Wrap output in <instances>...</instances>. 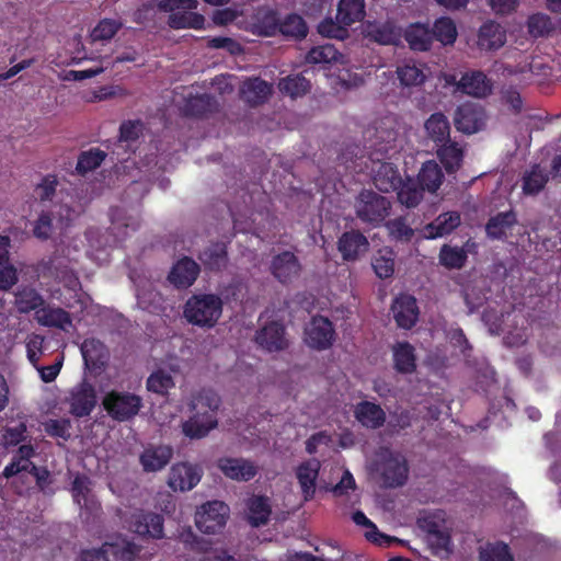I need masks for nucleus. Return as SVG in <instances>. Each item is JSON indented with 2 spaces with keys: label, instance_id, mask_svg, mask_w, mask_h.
I'll list each match as a JSON object with an SVG mask.
<instances>
[{
  "label": "nucleus",
  "instance_id": "f257e3e1",
  "mask_svg": "<svg viewBox=\"0 0 561 561\" xmlns=\"http://www.w3.org/2000/svg\"><path fill=\"white\" fill-rule=\"evenodd\" d=\"M366 137L367 142L364 149L357 145L350 146L342 152L341 159L348 161L367 157L373 164H378L376 169L371 167L375 186L383 193L394 192L402 178L397 165L383 160L390 159L398 152L397 131L392 128L377 127L374 130H366Z\"/></svg>",
  "mask_w": 561,
  "mask_h": 561
},
{
  "label": "nucleus",
  "instance_id": "f03ea898",
  "mask_svg": "<svg viewBox=\"0 0 561 561\" xmlns=\"http://www.w3.org/2000/svg\"><path fill=\"white\" fill-rule=\"evenodd\" d=\"M183 313L188 323L210 329L221 317L222 300L215 294L193 295L186 300Z\"/></svg>",
  "mask_w": 561,
  "mask_h": 561
},
{
  "label": "nucleus",
  "instance_id": "7ed1b4c3",
  "mask_svg": "<svg viewBox=\"0 0 561 561\" xmlns=\"http://www.w3.org/2000/svg\"><path fill=\"white\" fill-rule=\"evenodd\" d=\"M102 405L112 420L127 422L139 413L142 399L129 391L111 390L103 397Z\"/></svg>",
  "mask_w": 561,
  "mask_h": 561
},
{
  "label": "nucleus",
  "instance_id": "20e7f679",
  "mask_svg": "<svg viewBox=\"0 0 561 561\" xmlns=\"http://www.w3.org/2000/svg\"><path fill=\"white\" fill-rule=\"evenodd\" d=\"M229 515L230 508L225 502L208 501L196 510L195 525L199 531L215 535L226 527Z\"/></svg>",
  "mask_w": 561,
  "mask_h": 561
},
{
  "label": "nucleus",
  "instance_id": "39448f33",
  "mask_svg": "<svg viewBox=\"0 0 561 561\" xmlns=\"http://www.w3.org/2000/svg\"><path fill=\"white\" fill-rule=\"evenodd\" d=\"M355 208L356 215L362 221L379 225L389 215L391 204L378 193L364 190L356 199Z\"/></svg>",
  "mask_w": 561,
  "mask_h": 561
},
{
  "label": "nucleus",
  "instance_id": "423d86ee",
  "mask_svg": "<svg viewBox=\"0 0 561 561\" xmlns=\"http://www.w3.org/2000/svg\"><path fill=\"white\" fill-rule=\"evenodd\" d=\"M67 402L69 411L75 417L90 415L98 402L94 386L87 379H82L70 389Z\"/></svg>",
  "mask_w": 561,
  "mask_h": 561
},
{
  "label": "nucleus",
  "instance_id": "0eeeda50",
  "mask_svg": "<svg viewBox=\"0 0 561 561\" xmlns=\"http://www.w3.org/2000/svg\"><path fill=\"white\" fill-rule=\"evenodd\" d=\"M335 340V330L333 323L323 316L312 317L310 323L305 329L306 344L317 351H324L332 346Z\"/></svg>",
  "mask_w": 561,
  "mask_h": 561
},
{
  "label": "nucleus",
  "instance_id": "6e6552de",
  "mask_svg": "<svg viewBox=\"0 0 561 561\" xmlns=\"http://www.w3.org/2000/svg\"><path fill=\"white\" fill-rule=\"evenodd\" d=\"M128 523L130 530L142 538L164 537V518L161 514L140 510L131 514Z\"/></svg>",
  "mask_w": 561,
  "mask_h": 561
},
{
  "label": "nucleus",
  "instance_id": "1a4fd4ad",
  "mask_svg": "<svg viewBox=\"0 0 561 561\" xmlns=\"http://www.w3.org/2000/svg\"><path fill=\"white\" fill-rule=\"evenodd\" d=\"M382 484L386 488H398L405 484L409 474L407 459L400 454L388 453L379 465Z\"/></svg>",
  "mask_w": 561,
  "mask_h": 561
},
{
  "label": "nucleus",
  "instance_id": "9d476101",
  "mask_svg": "<svg viewBox=\"0 0 561 561\" xmlns=\"http://www.w3.org/2000/svg\"><path fill=\"white\" fill-rule=\"evenodd\" d=\"M302 265L291 251H283L274 255L270 263L271 274L283 285L291 284L300 276Z\"/></svg>",
  "mask_w": 561,
  "mask_h": 561
},
{
  "label": "nucleus",
  "instance_id": "9b49d317",
  "mask_svg": "<svg viewBox=\"0 0 561 561\" xmlns=\"http://www.w3.org/2000/svg\"><path fill=\"white\" fill-rule=\"evenodd\" d=\"M255 342L267 352H280L288 347L289 341L286 337V329L278 321L267 322L255 333Z\"/></svg>",
  "mask_w": 561,
  "mask_h": 561
},
{
  "label": "nucleus",
  "instance_id": "f8f14e48",
  "mask_svg": "<svg viewBox=\"0 0 561 561\" xmlns=\"http://www.w3.org/2000/svg\"><path fill=\"white\" fill-rule=\"evenodd\" d=\"M485 114L480 105L465 103L457 107L454 116L456 128L463 134H474L484 125Z\"/></svg>",
  "mask_w": 561,
  "mask_h": 561
},
{
  "label": "nucleus",
  "instance_id": "ddd939ff",
  "mask_svg": "<svg viewBox=\"0 0 561 561\" xmlns=\"http://www.w3.org/2000/svg\"><path fill=\"white\" fill-rule=\"evenodd\" d=\"M364 35L379 45H397L402 36L401 28L390 20L367 22Z\"/></svg>",
  "mask_w": 561,
  "mask_h": 561
},
{
  "label": "nucleus",
  "instance_id": "4468645a",
  "mask_svg": "<svg viewBox=\"0 0 561 561\" xmlns=\"http://www.w3.org/2000/svg\"><path fill=\"white\" fill-rule=\"evenodd\" d=\"M391 310L399 328L411 329L419 319L416 299L408 294H401L394 298Z\"/></svg>",
  "mask_w": 561,
  "mask_h": 561
},
{
  "label": "nucleus",
  "instance_id": "2eb2a0df",
  "mask_svg": "<svg viewBox=\"0 0 561 561\" xmlns=\"http://www.w3.org/2000/svg\"><path fill=\"white\" fill-rule=\"evenodd\" d=\"M199 272V265L192 257L184 256L173 264L168 275V280L174 287L185 289L194 284Z\"/></svg>",
  "mask_w": 561,
  "mask_h": 561
},
{
  "label": "nucleus",
  "instance_id": "dca6fc26",
  "mask_svg": "<svg viewBox=\"0 0 561 561\" xmlns=\"http://www.w3.org/2000/svg\"><path fill=\"white\" fill-rule=\"evenodd\" d=\"M217 466L225 477L236 481L248 482L257 474L255 463L244 458L224 457Z\"/></svg>",
  "mask_w": 561,
  "mask_h": 561
},
{
  "label": "nucleus",
  "instance_id": "f3484780",
  "mask_svg": "<svg viewBox=\"0 0 561 561\" xmlns=\"http://www.w3.org/2000/svg\"><path fill=\"white\" fill-rule=\"evenodd\" d=\"M217 99L210 94H197L188 96L182 107V113L186 117L206 118L219 112Z\"/></svg>",
  "mask_w": 561,
  "mask_h": 561
},
{
  "label": "nucleus",
  "instance_id": "a211bd4d",
  "mask_svg": "<svg viewBox=\"0 0 561 561\" xmlns=\"http://www.w3.org/2000/svg\"><path fill=\"white\" fill-rule=\"evenodd\" d=\"M173 449L167 445H149L139 456V462L145 472L162 470L171 460Z\"/></svg>",
  "mask_w": 561,
  "mask_h": 561
},
{
  "label": "nucleus",
  "instance_id": "6ab92c4d",
  "mask_svg": "<svg viewBox=\"0 0 561 561\" xmlns=\"http://www.w3.org/2000/svg\"><path fill=\"white\" fill-rule=\"evenodd\" d=\"M506 43V31L497 22L489 20L484 22L478 32V46L481 50L494 51Z\"/></svg>",
  "mask_w": 561,
  "mask_h": 561
},
{
  "label": "nucleus",
  "instance_id": "aec40b11",
  "mask_svg": "<svg viewBox=\"0 0 561 561\" xmlns=\"http://www.w3.org/2000/svg\"><path fill=\"white\" fill-rule=\"evenodd\" d=\"M221 404L220 397L210 389H202L192 397L190 411L193 415L217 419V411Z\"/></svg>",
  "mask_w": 561,
  "mask_h": 561
},
{
  "label": "nucleus",
  "instance_id": "412c9836",
  "mask_svg": "<svg viewBox=\"0 0 561 561\" xmlns=\"http://www.w3.org/2000/svg\"><path fill=\"white\" fill-rule=\"evenodd\" d=\"M369 242L358 230L346 231L339 238L337 250L344 261H355L367 251Z\"/></svg>",
  "mask_w": 561,
  "mask_h": 561
},
{
  "label": "nucleus",
  "instance_id": "4be33fe9",
  "mask_svg": "<svg viewBox=\"0 0 561 561\" xmlns=\"http://www.w3.org/2000/svg\"><path fill=\"white\" fill-rule=\"evenodd\" d=\"M272 94V85L261 78H251L240 88V98L251 107L264 104Z\"/></svg>",
  "mask_w": 561,
  "mask_h": 561
},
{
  "label": "nucleus",
  "instance_id": "5701e85b",
  "mask_svg": "<svg viewBox=\"0 0 561 561\" xmlns=\"http://www.w3.org/2000/svg\"><path fill=\"white\" fill-rule=\"evenodd\" d=\"M320 467V461L316 458H311L301 462L296 469V477L306 501L314 496Z\"/></svg>",
  "mask_w": 561,
  "mask_h": 561
},
{
  "label": "nucleus",
  "instance_id": "b1692460",
  "mask_svg": "<svg viewBox=\"0 0 561 561\" xmlns=\"http://www.w3.org/2000/svg\"><path fill=\"white\" fill-rule=\"evenodd\" d=\"M201 480L197 468L188 463H176L171 468L169 485L173 490H192Z\"/></svg>",
  "mask_w": 561,
  "mask_h": 561
},
{
  "label": "nucleus",
  "instance_id": "393cba45",
  "mask_svg": "<svg viewBox=\"0 0 561 561\" xmlns=\"http://www.w3.org/2000/svg\"><path fill=\"white\" fill-rule=\"evenodd\" d=\"M80 351L84 365L90 369L102 368L108 359V350L106 345L94 337L85 339L80 346Z\"/></svg>",
  "mask_w": 561,
  "mask_h": 561
},
{
  "label": "nucleus",
  "instance_id": "a878e982",
  "mask_svg": "<svg viewBox=\"0 0 561 561\" xmlns=\"http://www.w3.org/2000/svg\"><path fill=\"white\" fill-rule=\"evenodd\" d=\"M517 225V215L513 209L500 211L489 218L485 225L486 236L492 240H505L507 231Z\"/></svg>",
  "mask_w": 561,
  "mask_h": 561
},
{
  "label": "nucleus",
  "instance_id": "bb28decb",
  "mask_svg": "<svg viewBox=\"0 0 561 561\" xmlns=\"http://www.w3.org/2000/svg\"><path fill=\"white\" fill-rule=\"evenodd\" d=\"M355 419L366 428L377 430L383 426L386 413L382 408L370 401H360L354 410Z\"/></svg>",
  "mask_w": 561,
  "mask_h": 561
},
{
  "label": "nucleus",
  "instance_id": "cd10ccee",
  "mask_svg": "<svg viewBox=\"0 0 561 561\" xmlns=\"http://www.w3.org/2000/svg\"><path fill=\"white\" fill-rule=\"evenodd\" d=\"M71 494L79 507L93 513L100 508L91 492V480L84 474H77L71 483Z\"/></svg>",
  "mask_w": 561,
  "mask_h": 561
},
{
  "label": "nucleus",
  "instance_id": "c85d7f7f",
  "mask_svg": "<svg viewBox=\"0 0 561 561\" xmlns=\"http://www.w3.org/2000/svg\"><path fill=\"white\" fill-rule=\"evenodd\" d=\"M392 359L399 374L410 375L416 370L415 348L409 342H397L392 346Z\"/></svg>",
  "mask_w": 561,
  "mask_h": 561
},
{
  "label": "nucleus",
  "instance_id": "c756f323",
  "mask_svg": "<svg viewBox=\"0 0 561 561\" xmlns=\"http://www.w3.org/2000/svg\"><path fill=\"white\" fill-rule=\"evenodd\" d=\"M35 456V449L31 444L21 445L12 457V460L3 469L2 476L7 479L21 472H31L36 466L31 459Z\"/></svg>",
  "mask_w": 561,
  "mask_h": 561
},
{
  "label": "nucleus",
  "instance_id": "7c9ffc66",
  "mask_svg": "<svg viewBox=\"0 0 561 561\" xmlns=\"http://www.w3.org/2000/svg\"><path fill=\"white\" fill-rule=\"evenodd\" d=\"M461 222L458 211H446L437 216L432 222L425 226L426 238L436 239L449 234Z\"/></svg>",
  "mask_w": 561,
  "mask_h": 561
},
{
  "label": "nucleus",
  "instance_id": "2f4dec72",
  "mask_svg": "<svg viewBox=\"0 0 561 561\" xmlns=\"http://www.w3.org/2000/svg\"><path fill=\"white\" fill-rule=\"evenodd\" d=\"M198 259L206 270L221 271L228 263L227 247L222 242L211 243L198 254Z\"/></svg>",
  "mask_w": 561,
  "mask_h": 561
},
{
  "label": "nucleus",
  "instance_id": "473e14b6",
  "mask_svg": "<svg viewBox=\"0 0 561 561\" xmlns=\"http://www.w3.org/2000/svg\"><path fill=\"white\" fill-rule=\"evenodd\" d=\"M415 180L424 191L435 193L443 183L444 173L436 161L428 160L422 164Z\"/></svg>",
  "mask_w": 561,
  "mask_h": 561
},
{
  "label": "nucleus",
  "instance_id": "72a5a7b5",
  "mask_svg": "<svg viewBox=\"0 0 561 561\" xmlns=\"http://www.w3.org/2000/svg\"><path fill=\"white\" fill-rule=\"evenodd\" d=\"M398 201L407 208H415L424 198V190L419 185L415 179L407 176L401 180L396 188Z\"/></svg>",
  "mask_w": 561,
  "mask_h": 561
},
{
  "label": "nucleus",
  "instance_id": "f704fd0d",
  "mask_svg": "<svg viewBox=\"0 0 561 561\" xmlns=\"http://www.w3.org/2000/svg\"><path fill=\"white\" fill-rule=\"evenodd\" d=\"M426 135L436 146L450 140V124L440 112L433 113L424 124Z\"/></svg>",
  "mask_w": 561,
  "mask_h": 561
},
{
  "label": "nucleus",
  "instance_id": "c9c22d12",
  "mask_svg": "<svg viewBox=\"0 0 561 561\" xmlns=\"http://www.w3.org/2000/svg\"><path fill=\"white\" fill-rule=\"evenodd\" d=\"M217 425V419H207L191 414V416L182 423L181 428L182 433L190 439H201L206 437Z\"/></svg>",
  "mask_w": 561,
  "mask_h": 561
},
{
  "label": "nucleus",
  "instance_id": "e433bc0d",
  "mask_svg": "<svg viewBox=\"0 0 561 561\" xmlns=\"http://www.w3.org/2000/svg\"><path fill=\"white\" fill-rule=\"evenodd\" d=\"M103 547L107 557L112 556L117 561H134L141 551L140 546L124 538L104 542Z\"/></svg>",
  "mask_w": 561,
  "mask_h": 561
},
{
  "label": "nucleus",
  "instance_id": "4c0bfd02",
  "mask_svg": "<svg viewBox=\"0 0 561 561\" xmlns=\"http://www.w3.org/2000/svg\"><path fill=\"white\" fill-rule=\"evenodd\" d=\"M308 25L297 13H288L279 20V34L285 38L302 41L308 35Z\"/></svg>",
  "mask_w": 561,
  "mask_h": 561
},
{
  "label": "nucleus",
  "instance_id": "58836bf2",
  "mask_svg": "<svg viewBox=\"0 0 561 561\" xmlns=\"http://www.w3.org/2000/svg\"><path fill=\"white\" fill-rule=\"evenodd\" d=\"M437 147V157L442 164L444 165L447 173H454L456 172L463 159V151L455 141H447L444 144H440Z\"/></svg>",
  "mask_w": 561,
  "mask_h": 561
},
{
  "label": "nucleus",
  "instance_id": "ea45409f",
  "mask_svg": "<svg viewBox=\"0 0 561 561\" xmlns=\"http://www.w3.org/2000/svg\"><path fill=\"white\" fill-rule=\"evenodd\" d=\"M248 507V522L253 527H260L266 525L272 508L266 496L254 495L252 496L247 504Z\"/></svg>",
  "mask_w": 561,
  "mask_h": 561
},
{
  "label": "nucleus",
  "instance_id": "a19ab883",
  "mask_svg": "<svg viewBox=\"0 0 561 561\" xmlns=\"http://www.w3.org/2000/svg\"><path fill=\"white\" fill-rule=\"evenodd\" d=\"M366 15L365 0H340L336 19L346 26L360 22Z\"/></svg>",
  "mask_w": 561,
  "mask_h": 561
},
{
  "label": "nucleus",
  "instance_id": "79ce46f5",
  "mask_svg": "<svg viewBox=\"0 0 561 561\" xmlns=\"http://www.w3.org/2000/svg\"><path fill=\"white\" fill-rule=\"evenodd\" d=\"M10 239L0 236V289H9L18 280L16 270L9 260Z\"/></svg>",
  "mask_w": 561,
  "mask_h": 561
},
{
  "label": "nucleus",
  "instance_id": "37998d69",
  "mask_svg": "<svg viewBox=\"0 0 561 561\" xmlns=\"http://www.w3.org/2000/svg\"><path fill=\"white\" fill-rule=\"evenodd\" d=\"M404 38L413 50L426 51L430 50L433 43L431 30L423 24H411L404 33Z\"/></svg>",
  "mask_w": 561,
  "mask_h": 561
},
{
  "label": "nucleus",
  "instance_id": "c03bdc74",
  "mask_svg": "<svg viewBox=\"0 0 561 561\" xmlns=\"http://www.w3.org/2000/svg\"><path fill=\"white\" fill-rule=\"evenodd\" d=\"M396 72L402 87H419L426 80L423 65L416 64L413 60L399 65Z\"/></svg>",
  "mask_w": 561,
  "mask_h": 561
},
{
  "label": "nucleus",
  "instance_id": "a18cd8bd",
  "mask_svg": "<svg viewBox=\"0 0 561 561\" xmlns=\"http://www.w3.org/2000/svg\"><path fill=\"white\" fill-rule=\"evenodd\" d=\"M279 20L275 10L259 11L253 23L254 32L261 36H276L279 34Z\"/></svg>",
  "mask_w": 561,
  "mask_h": 561
},
{
  "label": "nucleus",
  "instance_id": "49530a36",
  "mask_svg": "<svg viewBox=\"0 0 561 561\" xmlns=\"http://www.w3.org/2000/svg\"><path fill=\"white\" fill-rule=\"evenodd\" d=\"M459 85L463 92L473 96H485L491 91L486 76L481 71L463 75Z\"/></svg>",
  "mask_w": 561,
  "mask_h": 561
},
{
  "label": "nucleus",
  "instance_id": "de8ad7c7",
  "mask_svg": "<svg viewBox=\"0 0 561 561\" xmlns=\"http://www.w3.org/2000/svg\"><path fill=\"white\" fill-rule=\"evenodd\" d=\"M310 89V81L307 80L302 75H290L280 79L278 82V90L291 99L306 95Z\"/></svg>",
  "mask_w": 561,
  "mask_h": 561
},
{
  "label": "nucleus",
  "instance_id": "09e8293b",
  "mask_svg": "<svg viewBox=\"0 0 561 561\" xmlns=\"http://www.w3.org/2000/svg\"><path fill=\"white\" fill-rule=\"evenodd\" d=\"M396 253L390 248L379 249L371 260L376 275L381 279L390 278L394 273Z\"/></svg>",
  "mask_w": 561,
  "mask_h": 561
},
{
  "label": "nucleus",
  "instance_id": "8fccbe9b",
  "mask_svg": "<svg viewBox=\"0 0 561 561\" xmlns=\"http://www.w3.org/2000/svg\"><path fill=\"white\" fill-rule=\"evenodd\" d=\"M174 387L175 382L172 375L162 368L152 371L146 380L147 390L162 397L168 396Z\"/></svg>",
  "mask_w": 561,
  "mask_h": 561
},
{
  "label": "nucleus",
  "instance_id": "3c124183",
  "mask_svg": "<svg viewBox=\"0 0 561 561\" xmlns=\"http://www.w3.org/2000/svg\"><path fill=\"white\" fill-rule=\"evenodd\" d=\"M205 18L196 12L178 11L173 12L168 18V25L173 30L204 28Z\"/></svg>",
  "mask_w": 561,
  "mask_h": 561
},
{
  "label": "nucleus",
  "instance_id": "603ef678",
  "mask_svg": "<svg viewBox=\"0 0 561 561\" xmlns=\"http://www.w3.org/2000/svg\"><path fill=\"white\" fill-rule=\"evenodd\" d=\"M439 263L447 270H460L466 265L468 254L463 248L444 244L438 254Z\"/></svg>",
  "mask_w": 561,
  "mask_h": 561
},
{
  "label": "nucleus",
  "instance_id": "864d4df0",
  "mask_svg": "<svg viewBox=\"0 0 561 561\" xmlns=\"http://www.w3.org/2000/svg\"><path fill=\"white\" fill-rule=\"evenodd\" d=\"M514 557L507 543L486 542L479 548V561H513Z\"/></svg>",
  "mask_w": 561,
  "mask_h": 561
},
{
  "label": "nucleus",
  "instance_id": "5fc2aeb1",
  "mask_svg": "<svg viewBox=\"0 0 561 561\" xmlns=\"http://www.w3.org/2000/svg\"><path fill=\"white\" fill-rule=\"evenodd\" d=\"M433 39L443 45H453L457 39V27L455 22L448 16H442L434 22L431 30Z\"/></svg>",
  "mask_w": 561,
  "mask_h": 561
},
{
  "label": "nucleus",
  "instance_id": "6e6d98bb",
  "mask_svg": "<svg viewBox=\"0 0 561 561\" xmlns=\"http://www.w3.org/2000/svg\"><path fill=\"white\" fill-rule=\"evenodd\" d=\"M549 178L548 174L536 164L523 176V192L525 195H537L541 192Z\"/></svg>",
  "mask_w": 561,
  "mask_h": 561
},
{
  "label": "nucleus",
  "instance_id": "4d7b16f0",
  "mask_svg": "<svg viewBox=\"0 0 561 561\" xmlns=\"http://www.w3.org/2000/svg\"><path fill=\"white\" fill-rule=\"evenodd\" d=\"M342 57L341 53L332 44L312 47L306 55V61L311 65L332 64Z\"/></svg>",
  "mask_w": 561,
  "mask_h": 561
},
{
  "label": "nucleus",
  "instance_id": "13d9d810",
  "mask_svg": "<svg viewBox=\"0 0 561 561\" xmlns=\"http://www.w3.org/2000/svg\"><path fill=\"white\" fill-rule=\"evenodd\" d=\"M105 158L106 153L99 148L83 151L78 157L76 170L79 174L84 175L85 173L99 168Z\"/></svg>",
  "mask_w": 561,
  "mask_h": 561
},
{
  "label": "nucleus",
  "instance_id": "bf43d9fd",
  "mask_svg": "<svg viewBox=\"0 0 561 561\" xmlns=\"http://www.w3.org/2000/svg\"><path fill=\"white\" fill-rule=\"evenodd\" d=\"M318 33L325 38H334L344 41L348 37V26L341 23L337 19L334 21L332 18H324L317 26Z\"/></svg>",
  "mask_w": 561,
  "mask_h": 561
},
{
  "label": "nucleus",
  "instance_id": "052dcab7",
  "mask_svg": "<svg viewBox=\"0 0 561 561\" xmlns=\"http://www.w3.org/2000/svg\"><path fill=\"white\" fill-rule=\"evenodd\" d=\"M353 522L358 525L369 529L366 533V538L375 543L382 546L383 543H389L392 539L389 536L381 534L377 526L364 514L362 511H356L352 515Z\"/></svg>",
  "mask_w": 561,
  "mask_h": 561
},
{
  "label": "nucleus",
  "instance_id": "680f3d73",
  "mask_svg": "<svg viewBox=\"0 0 561 561\" xmlns=\"http://www.w3.org/2000/svg\"><path fill=\"white\" fill-rule=\"evenodd\" d=\"M44 304L42 296L32 288H25L15 296V305L21 312H30Z\"/></svg>",
  "mask_w": 561,
  "mask_h": 561
},
{
  "label": "nucleus",
  "instance_id": "e2e57ef3",
  "mask_svg": "<svg viewBox=\"0 0 561 561\" xmlns=\"http://www.w3.org/2000/svg\"><path fill=\"white\" fill-rule=\"evenodd\" d=\"M389 236L396 241L409 242L414 236V230L408 225L404 217H398L386 222Z\"/></svg>",
  "mask_w": 561,
  "mask_h": 561
},
{
  "label": "nucleus",
  "instance_id": "0e129e2a",
  "mask_svg": "<svg viewBox=\"0 0 561 561\" xmlns=\"http://www.w3.org/2000/svg\"><path fill=\"white\" fill-rule=\"evenodd\" d=\"M527 30L533 37H543L552 31V23L547 14L535 13L527 19Z\"/></svg>",
  "mask_w": 561,
  "mask_h": 561
},
{
  "label": "nucleus",
  "instance_id": "69168bd1",
  "mask_svg": "<svg viewBox=\"0 0 561 561\" xmlns=\"http://www.w3.org/2000/svg\"><path fill=\"white\" fill-rule=\"evenodd\" d=\"M41 322L46 327L66 330L67 325H71V318L62 308H55L44 311Z\"/></svg>",
  "mask_w": 561,
  "mask_h": 561
},
{
  "label": "nucleus",
  "instance_id": "338daca9",
  "mask_svg": "<svg viewBox=\"0 0 561 561\" xmlns=\"http://www.w3.org/2000/svg\"><path fill=\"white\" fill-rule=\"evenodd\" d=\"M122 23L113 19L101 20L91 32L93 41L112 39L121 30Z\"/></svg>",
  "mask_w": 561,
  "mask_h": 561
},
{
  "label": "nucleus",
  "instance_id": "774afa93",
  "mask_svg": "<svg viewBox=\"0 0 561 561\" xmlns=\"http://www.w3.org/2000/svg\"><path fill=\"white\" fill-rule=\"evenodd\" d=\"M57 185V176L47 174L42 179V182L36 185L34 192L41 202L51 201L56 194Z\"/></svg>",
  "mask_w": 561,
  "mask_h": 561
}]
</instances>
